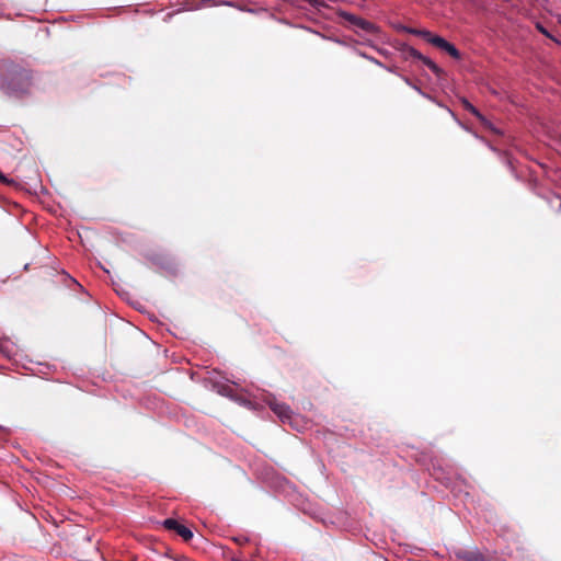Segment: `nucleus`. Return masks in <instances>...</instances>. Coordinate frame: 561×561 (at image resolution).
Masks as SVG:
<instances>
[{
	"label": "nucleus",
	"instance_id": "1",
	"mask_svg": "<svg viewBox=\"0 0 561 561\" xmlns=\"http://www.w3.org/2000/svg\"><path fill=\"white\" fill-rule=\"evenodd\" d=\"M424 39L431 43L432 45L445 50L448 53L451 57L459 59L460 54L458 49L450 43H448L446 39L438 35H434L432 33H424Z\"/></svg>",
	"mask_w": 561,
	"mask_h": 561
},
{
	"label": "nucleus",
	"instance_id": "2",
	"mask_svg": "<svg viewBox=\"0 0 561 561\" xmlns=\"http://www.w3.org/2000/svg\"><path fill=\"white\" fill-rule=\"evenodd\" d=\"M163 525L168 529L175 530L184 540H190L193 537L192 531L184 525L179 524L175 519H165Z\"/></svg>",
	"mask_w": 561,
	"mask_h": 561
},
{
	"label": "nucleus",
	"instance_id": "3",
	"mask_svg": "<svg viewBox=\"0 0 561 561\" xmlns=\"http://www.w3.org/2000/svg\"><path fill=\"white\" fill-rule=\"evenodd\" d=\"M272 408H273L274 412L276 414H278V416L280 419L284 420V419L288 417V408L286 405L277 403V404H274Z\"/></svg>",
	"mask_w": 561,
	"mask_h": 561
},
{
	"label": "nucleus",
	"instance_id": "4",
	"mask_svg": "<svg viewBox=\"0 0 561 561\" xmlns=\"http://www.w3.org/2000/svg\"><path fill=\"white\" fill-rule=\"evenodd\" d=\"M417 59L422 60L434 72H439L438 66L427 57H424L423 55H417Z\"/></svg>",
	"mask_w": 561,
	"mask_h": 561
},
{
	"label": "nucleus",
	"instance_id": "5",
	"mask_svg": "<svg viewBox=\"0 0 561 561\" xmlns=\"http://www.w3.org/2000/svg\"><path fill=\"white\" fill-rule=\"evenodd\" d=\"M403 31H407L411 34H415V35H419V36H422L424 38V33H430L428 31L426 30H414V28H407V27H402Z\"/></svg>",
	"mask_w": 561,
	"mask_h": 561
},
{
	"label": "nucleus",
	"instance_id": "6",
	"mask_svg": "<svg viewBox=\"0 0 561 561\" xmlns=\"http://www.w3.org/2000/svg\"><path fill=\"white\" fill-rule=\"evenodd\" d=\"M356 23H358L363 28H373V25L368 22L356 20Z\"/></svg>",
	"mask_w": 561,
	"mask_h": 561
},
{
	"label": "nucleus",
	"instance_id": "7",
	"mask_svg": "<svg viewBox=\"0 0 561 561\" xmlns=\"http://www.w3.org/2000/svg\"><path fill=\"white\" fill-rule=\"evenodd\" d=\"M410 54L411 56L417 58V55H421L419 51H416L415 49H410Z\"/></svg>",
	"mask_w": 561,
	"mask_h": 561
},
{
	"label": "nucleus",
	"instance_id": "8",
	"mask_svg": "<svg viewBox=\"0 0 561 561\" xmlns=\"http://www.w3.org/2000/svg\"><path fill=\"white\" fill-rule=\"evenodd\" d=\"M0 181L1 182H4V183H8L9 180L7 179V176H4L2 173H0Z\"/></svg>",
	"mask_w": 561,
	"mask_h": 561
},
{
	"label": "nucleus",
	"instance_id": "9",
	"mask_svg": "<svg viewBox=\"0 0 561 561\" xmlns=\"http://www.w3.org/2000/svg\"><path fill=\"white\" fill-rule=\"evenodd\" d=\"M468 108H470V111L474 113L477 116H480V114L471 105L468 104Z\"/></svg>",
	"mask_w": 561,
	"mask_h": 561
}]
</instances>
